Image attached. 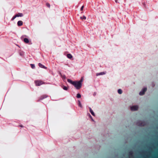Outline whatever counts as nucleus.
Segmentation results:
<instances>
[{"label":"nucleus","mask_w":158,"mask_h":158,"mask_svg":"<svg viewBox=\"0 0 158 158\" xmlns=\"http://www.w3.org/2000/svg\"><path fill=\"white\" fill-rule=\"evenodd\" d=\"M73 85L77 89H79L81 87L82 84L77 81H74Z\"/></svg>","instance_id":"1"},{"label":"nucleus","mask_w":158,"mask_h":158,"mask_svg":"<svg viewBox=\"0 0 158 158\" xmlns=\"http://www.w3.org/2000/svg\"><path fill=\"white\" fill-rule=\"evenodd\" d=\"M35 82L37 86H40L43 84H44V82L40 80L35 81Z\"/></svg>","instance_id":"2"},{"label":"nucleus","mask_w":158,"mask_h":158,"mask_svg":"<svg viewBox=\"0 0 158 158\" xmlns=\"http://www.w3.org/2000/svg\"><path fill=\"white\" fill-rule=\"evenodd\" d=\"M138 108L137 106H134L131 107V111H134L137 110Z\"/></svg>","instance_id":"3"},{"label":"nucleus","mask_w":158,"mask_h":158,"mask_svg":"<svg viewBox=\"0 0 158 158\" xmlns=\"http://www.w3.org/2000/svg\"><path fill=\"white\" fill-rule=\"evenodd\" d=\"M147 88H144L142 90L140 91L139 93V94L140 95H143L145 94V92L147 91Z\"/></svg>","instance_id":"4"},{"label":"nucleus","mask_w":158,"mask_h":158,"mask_svg":"<svg viewBox=\"0 0 158 158\" xmlns=\"http://www.w3.org/2000/svg\"><path fill=\"white\" fill-rule=\"evenodd\" d=\"M60 76H61V78H62V80L64 82L66 81V77L65 75H62L60 73Z\"/></svg>","instance_id":"5"},{"label":"nucleus","mask_w":158,"mask_h":158,"mask_svg":"<svg viewBox=\"0 0 158 158\" xmlns=\"http://www.w3.org/2000/svg\"><path fill=\"white\" fill-rule=\"evenodd\" d=\"M48 97V96L46 95H44L42 96H41L39 98V100H42L43 99H44L46 98H47Z\"/></svg>","instance_id":"6"},{"label":"nucleus","mask_w":158,"mask_h":158,"mask_svg":"<svg viewBox=\"0 0 158 158\" xmlns=\"http://www.w3.org/2000/svg\"><path fill=\"white\" fill-rule=\"evenodd\" d=\"M38 64L39 67H40V68H44L45 69H47V68L46 67H45L42 64L40 63H39Z\"/></svg>","instance_id":"7"},{"label":"nucleus","mask_w":158,"mask_h":158,"mask_svg":"<svg viewBox=\"0 0 158 158\" xmlns=\"http://www.w3.org/2000/svg\"><path fill=\"white\" fill-rule=\"evenodd\" d=\"M106 74V72H102L98 73H97L96 74V76H98L99 75H103Z\"/></svg>","instance_id":"8"},{"label":"nucleus","mask_w":158,"mask_h":158,"mask_svg":"<svg viewBox=\"0 0 158 158\" xmlns=\"http://www.w3.org/2000/svg\"><path fill=\"white\" fill-rule=\"evenodd\" d=\"M23 22L22 21H19L17 23V24L18 26H21L23 25Z\"/></svg>","instance_id":"9"},{"label":"nucleus","mask_w":158,"mask_h":158,"mask_svg":"<svg viewBox=\"0 0 158 158\" xmlns=\"http://www.w3.org/2000/svg\"><path fill=\"white\" fill-rule=\"evenodd\" d=\"M89 111L91 113V114L93 116H95V114H94V112H93V110H92L91 109V108L89 107Z\"/></svg>","instance_id":"10"},{"label":"nucleus","mask_w":158,"mask_h":158,"mask_svg":"<svg viewBox=\"0 0 158 158\" xmlns=\"http://www.w3.org/2000/svg\"><path fill=\"white\" fill-rule=\"evenodd\" d=\"M16 17H22L23 16V14L21 13H19L15 15Z\"/></svg>","instance_id":"11"},{"label":"nucleus","mask_w":158,"mask_h":158,"mask_svg":"<svg viewBox=\"0 0 158 158\" xmlns=\"http://www.w3.org/2000/svg\"><path fill=\"white\" fill-rule=\"evenodd\" d=\"M23 41L26 43H28L29 42V40L27 38H25L23 39Z\"/></svg>","instance_id":"12"},{"label":"nucleus","mask_w":158,"mask_h":158,"mask_svg":"<svg viewBox=\"0 0 158 158\" xmlns=\"http://www.w3.org/2000/svg\"><path fill=\"white\" fill-rule=\"evenodd\" d=\"M67 57L69 59H71L73 56H72L70 54H68L67 55Z\"/></svg>","instance_id":"13"},{"label":"nucleus","mask_w":158,"mask_h":158,"mask_svg":"<svg viewBox=\"0 0 158 158\" xmlns=\"http://www.w3.org/2000/svg\"><path fill=\"white\" fill-rule=\"evenodd\" d=\"M67 81L68 82L70 83L71 84H72V85L73 84V83H74V81H73L72 80H71L70 79H68Z\"/></svg>","instance_id":"14"},{"label":"nucleus","mask_w":158,"mask_h":158,"mask_svg":"<svg viewBox=\"0 0 158 158\" xmlns=\"http://www.w3.org/2000/svg\"><path fill=\"white\" fill-rule=\"evenodd\" d=\"M61 87L64 90H67V89H68V88L67 87L65 86H64V85H62L61 86Z\"/></svg>","instance_id":"15"},{"label":"nucleus","mask_w":158,"mask_h":158,"mask_svg":"<svg viewBox=\"0 0 158 158\" xmlns=\"http://www.w3.org/2000/svg\"><path fill=\"white\" fill-rule=\"evenodd\" d=\"M118 92L119 94H122L123 92L122 90L121 89H119L118 90Z\"/></svg>","instance_id":"16"},{"label":"nucleus","mask_w":158,"mask_h":158,"mask_svg":"<svg viewBox=\"0 0 158 158\" xmlns=\"http://www.w3.org/2000/svg\"><path fill=\"white\" fill-rule=\"evenodd\" d=\"M80 18H81V19L82 20H83V19L85 20L86 19V17L85 16H83L82 17H80Z\"/></svg>","instance_id":"17"},{"label":"nucleus","mask_w":158,"mask_h":158,"mask_svg":"<svg viewBox=\"0 0 158 158\" xmlns=\"http://www.w3.org/2000/svg\"><path fill=\"white\" fill-rule=\"evenodd\" d=\"M81 95L79 94H77V97L78 98H80L81 97Z\"/></svg>","instance_id":"18"},{"label":"nucleus","mask_w":158,"mask_h":158,"mask_svg":"<svg viewBox=\"0 0 158 158\" xmlns=\"http://www.w3.org/2000/svg\"><path fill=\"white\" fill-rule=\"evenodd\" d=\"M78 105L80 107H82V105L81 104V102L80 101H78Z\"/></svg>","instance_id":"19"},{"label":"nucleus","mask_w":158,"mask_h":158,"mask_svg":"<svg viewBox=\"0 0 158 158\" xmlns=\"http://www.w3.org/2000/svg\"><path fill=\"white\" fill-rule=\"evenodd\" d=\"M31 68L33 69H34L35 68V65L34 64H31Z\"/></svg>","instance_id":"20"},{"label":"nucleus","mask_w":158,"mask_h":158,"mask_svg":"<svg viewBox=\"0 0 158 158\" xmlns=\"http://www.w3.org/2000/svg\"><path fill=\"white\" fill-rule=\"evenodd\" d=\"M83 77H82L80 80L79 81H78L79 82H80V83H81V82L83 81Z\"/></svg>","instance_id":"21"},{"label":"nucleus","mask_w":158,"mask_h":158,"mask_svg":"<svg viewBox=\"0 0 158 158\" xmlns=\"http://www.w3.org/2000/svg\"><path fill=\"white\" fill-rule=\"evenodd\" d=\"M46 5L47 7H48L49 8L50 7V5L49 3H46Z\"/></svg>","instance_id":"22"},{"label":"nucleus","mask_w":158,"mask_h":158,"mask_svg":"<svg viewBox=\"0 0 158 158\" xmlns=\"http://www.w3.org/2000/svg\"><path fill=\"white\" fill-rule=\"evenodd\" d=\"M16 17L15 15L11 19V20H12V21Z\"/></svg>","instance_id":"23"},{"label":"nucleus","mask_w":158,"mask_h":158,"mask_svg":"<svg viewBox=\"0 0 158 158\" xmlns=\"http://www.w3.org/2000/svg\"><path fill=\"white\" fill-rule=\"evenodd\" d=\"M84 6H81V10H83V8H84Z\"/></svg>","instance_id":"24"},{"label":"nucleus","mask_w":158,"mask_h":158,"mask_svg":"<svg viewBox=\"0 0 158 158\" xmlns=\"http://www.w3.org/2000/svg\"><path fill=\"white\" fill-rule=\"evenodd\" d=\"M129 154L130 155H132V152H129Z\"/></svg>","instance_id":"25"},{"label":"nucleus","mask_w":158,"mask_h":158,"mask_svg":"<svg viewBox=\"0 0 158 158\" xmlns=\"http://www.w3.org/2000/svg\"><path fill=\"white\" fill-rule=\"evenodd\" d=\"M115 2L116 3H119V2H118V0H115Z\"/></svg>","instance_id":"26"},{"label":"nucleus","mask_w":158,"mask_h":158,"mask_svg":"<svg viewBox=\"0 0 158 158\" xmlns=\"http://www.w3.org/2000/svg\"><path fill=\"white\" fill-rule=\"evenodd\" d=\"M19 127H23V125H20L19 126Z\"/></svg>","instance_id":"27"},{"label":"nucleus","mask_w":158,"mask_h":158,"mask_svg":"<svg viewBox=\"0 0 158 158\" xmlns=\"http://www.w3.org/2000/svg\"><path fill=\"white\" fill-rule=\"evenodd\" d=\"M139 126H142V123H141L139 125Z\"/></svg>","instance_id":"28"},{"label":"nucleus","mask_w":158,"mask_h":158,"mask_svg":"<svg viewBox=\"0 0 158 158\" xmlns=\"http://www.w3.org/2000/svg\"><path fill=\"white\" fill-rule=\"evenodd\" d=\"M23 36H22V37H21V39H22V38H23Z\"/></svg>","instance_id":"29"}]
</instances>
